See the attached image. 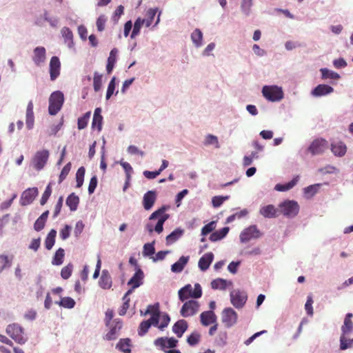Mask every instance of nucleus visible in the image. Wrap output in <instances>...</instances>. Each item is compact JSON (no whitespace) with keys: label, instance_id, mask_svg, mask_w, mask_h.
Returning <instances> with one entry per match:
<instances>
[{"label":"nucleus","instance_id":"1","mask_svg":"<svg viewBox=\"0 0 353 353\" xmlns=\"http://www.w3.org/2000/svg\"><path fill=\"white\" fill-rule=\"evenodd\" d=\"M169 207L166 205H163L161 208L154 211L150 216L149 219L150 221L157 219V223L154 228L152 225L148 223L145 225V229L150 232L152 233L153 231H155L158 234H160L163 232V224L164 223L169 219L170 215L166 214L165 212L168 210Z\"/></svg>","mask_w":353,"mask_h":353},{"label":"nucleus","instance_id":"2","mask_svg":"<svg viewBox=\"0 0 353 353\" xmlns=\"http://www.w3.org/2000/svg\"><path fill=\"white\" fill-rule=\"evenodd\" d=\"M178 294L179 300L182 302L189 298L199 299L202 296V289L199 283L194 285V289L190 284H187L179 290Z\"/></svg>","mask_w":353,"mask_h":353},{"label":"nucleus","instance_id":"3","mask_svg":"<svg viewBox=\"0 0 353 353\" xmlns=\"http://www.w3.org/2000/svg\"><path fill=\"white\" fill-rule=\"evenodd\" d=\"M64 101L63 94L56 91L51 94L49 98L48 112L50 115H55L61 109Z\"/></svg>","mask_w":353,"mask_h":353},{"label":"nucleus","instance_id":"4","mask_svg":"<svg viewBox=\"0 0 353 353\" xmlns=\"http://www.w3.org/2000/svg\"><path fill=\"white\" fill-rule=\"evenodd\" d=\"M279 214H282L287 217H294L299 211V205L296 201L287 200L279 205Z\"/></svg>","mask_w":353,"mask_h":353},{"label":"nucleus","instance_id":"5","mask_svg":"<svg viewBox=\"0 0 353 353\" xmlns=\"http://www.w3.org/2000/svg\"><path fill=\"white\" fill-rule=\"evenodd\" d=\"M6 333L19 344H24L27 341L24 336L23 329L17 324L8 325L6 328Z\"/></svg>","mask_w":353,"mask_h":353},{"label":"nucleus","instance_id":"6","mask_svg":"<svg viewBox=\"0 0 353 353\" xmlns=\"http://www.w3.org/2000/svg\"><path fill=\"white\" fill-rule=\"evenodd\" d=\"M50 152L48 150L37 151L33 156L31 163L34 168L38 171L42 170L46 165Z\"/></svg>","mask_w":353,"mask_h":353},{"label":"nucleus","instance_id":"7","mask_svg":"<svg viewBox=\"0 0 353 353\" xmlns=\"http://www.w3.org/2000/svg\"><path fill=\"white\" fill-rule=\"evenodd\" d=\"M262 93L264 97L270 101H280L283 97V93L281 88L276 85L263 86Z\"/></svg>","mask_w":353,"mask_h":353},{"label":"nucleus","instance_id":"8","mask_svg":"<svg viewBox=\"0 0 353 353\" xmlns=\"http://www.w3.org/2000/svg\"><path fill=\"white\" fill-rule=\"evenodd\" d=\"M199 307L200 305L196 301L190 300L185 301L181 309V315L183 317L194 316L199 312Z\"/></svg>","mask_w":353,"mask_h":353},{"label":"nucleus","instance_id":"9","mask_svg":"<svg viewBox=\"0 0 353 353\" xmlns=\"http://www.w3.org/2000/svg\"><path fill=\"white\" fill-rule=\"evenodd\" d=\"M328 148V142L324 139H316L314 140L308 148V151L312 155L320 154Z\"/></svg>","mask_w":353,"mask_h":353},{"label":"nucleus","instance_id":"10","mask_svg":"<svg viewBox=\"0 0 353 353\" xmlns=\"http://www.w3.org/2000/svg\"><path fill=\"white\" fill-rule=\"evenodd\" d=\"M248 299L246 292L239 290H234L230 292V301L236 308H241L244 306Z\"/></svg>","mask_w":353,"mask_h":353},{"label":"nucleus","instance_id":"11","mask_svg":"<svg viewBox=\"0 0 353 353\" xmlns=\"http://www.w3.org/2000/svg\"><path fill=\"white\" fill-rule=\"evenodd\" d=\"M261 235V234L257 227L255 225H253L243 230L240 234V240L243 243H246L252 239H257L260 237Z\"/></svg>","mask_w":353,"mask_h":353},{"label":"nucleus","instance_id":"12","mask_svg":"<svg viewBox=\"0 0 353 353\" xmlns=\"http://www.w3.org/2000/svg\"><path fill=\"white\" fill-rule=\"evenodd\" d=\"M221 318L223 323L230 327L236 323L237 314L232 308L228 307L223 310Z\"/></svg>","mask_w":353,"mask_h":353},{"label":"nucleus","instance_id":"13","mask_svg":"<svg viewBox=\"0 0 353 353\" xmlns=\"http://www.w3.org/2000/svg\"><path fill=\"white\" fill-rule=\"evenodd\" d=\"M38 194V189L37 188H28L21 194L20 198V203L25 206L30 204Z\"/></svg>","mask_w":353,"mask_h":353},{"label":"nucleus","instance_id":"14","mask_svg":"<svg viewBox=\"0 0 353 353\" xmlns=\"http://www.w3.org/2000/svg\"><path fill=\"white\" fill-rule=\"evenodd\" d=\"M108 326L110 327V331L105 334V339L108 341L116 339L118 332L122 327V323L114 320L111 323H109Z\"/></svg>","mask_w":353,"mask_h":353},{"label":"nucleus","instance_id":"15","mask_svg":"<svg viewBox=\"0 0 353 353\" xmlns=\"http://www.w3.org/2000/svg\"><path fill=\"white\" fill-rule=\"evenodd\" d=\"M61 63L57 57H52L50 61V75L51 81H54L60 74Z\"/></svg>","mask_w":353,"mask_h":353},{"label":"nucleus","instance_id":"16","mask_svg":"<svg viewBox=\"0 0 353 353\" xmlns=\"http://www.w3.org/2000/svg\"><path fill=\"white\" fill-rule=\"evenodd\" d=\"M259 212L263 217L268 219L276 218L279 215V208L271 204L263 206Z\"/></svg>","mask_w":353,"mask_h":353},{"label":"nucleus","instance_id":"17","mask_svg":"<svg viewBox=\"0 0 353 353\" xmlns=\"http://www.w3.org/2000/svg\"><path fill=\"white\" fill-rule=\"evenodd\" d=\"M157 200V193L154 190L148 191L143 197V205L145 210H150Z\"/></svg>","mask_w":353,"mask_h":353},{"label":"nucleus","instance_id":"18","mask_svg":"<svg viewBox=\"0 0 353 353\" xmlns=\"http://www.w3.org/2000/svg\"><path fill=\"white\" fill-rule=\"evenodd\" d=\"M32 60L37 65H41L46 61V49L44 47H37L34 50Z\"/></svg>","mask_w":353,"mask_h":353},{"label":"nucleus","instance_id":"19","mask_svg":"<svg viewBox=\"0 0 353 353\" xmlns=\"http://www.w3.org/2000/svg\"><path fill=\"white\" fill-rule=\"evenodd\" d=\"M143 279V272L139 268L134 276L129 280L128 285L131 286L130 289L134 290L135 288L139 287L142 284V280Z\"/></svg>","mask_w":353,"mask_h":353},{"label":"nucleus","instance_id":"20","mask_svg":"<svg viewBox=\"0 0 353 353\" xmlns=\"http://www.w3.org/2000/svg\"><path fill=\"white\" fill-rule=\"evenodd\" d=\"M200 318L201 323L205 326H208L216 321V316L212 310L202 312L200 315Z\"/></svg>","mask_w":353,"mask_h":353},{"label":"nucleus","instance_id":"21","mask_svg":"<svg viewBox=\"0 0 353 353\" xmlns=\"http://www.w3.org/2000/svg\"><path fill=\"white\" fill-rule=\"evenodd\" d=\"M99 284L101 288L105 290L110 289L112 287V278L108 270H103L102 271L101 276L99 281Z\"/></svg>","mask_w":353,"mask_h":353},{"label":"nucleus","instance_id":"22","mask_svg":"<svg viewBox=\"0 0 353 353\" xmlns=\"http://www.w3.org/2000/svg\"><path fill=\"white\" fill-rule=\"evenodd\" d=\"M214 259V254L212 252L205 254L199 261V267L202 271L208 269Z\"/></svg>","mask_w":353,"mask_h":353},{"label":"nucleus","instance_id":"23","mask_svg":"<svg viewBox=\"0 0 353 353\" xmlns=\"http://www.w3.org/2000/svg\"><path fill=\"white\" fill-rule=\"evenodd\" d=\"M333 91L332 87L325 84H320L312 90V94L314 97H321L332 93Z\"/></svg>","mask_w":353,"mask_h":353},{"label":"nucleus","instance_id":"24","mask_svg":"<svg viewBox=\"0 0 353 353\" xmlns=\"http://www.w3.org/2000/svg\"><path fill=\"white\" fill-rule=\"evenodd\" d=\"M331 150L335 156L343 157L347 152L346 145L342 141L331 144Z\"/></svg>","mask_w":353,"mask_h":353},{"label":"nucleus","instance_id":"25","mask_svg":"<svg viewBox=\"0 0 353 353\" xmlns=\"http://www.w3.org/2000/svg\"><path fill=\"white\" fill-rule=\"evenodd\" d=\"M188 329V323L186 321L181 319L174 323L172 327V331L178 337H181L183 333Z\"/></svg>","mask_w":353,"mask_h":353},{"label":"nucleus","instance_id":"26","mask_svg":"<svg viewBox=\"0 0 353 353\" xmlns=\"http://www.w3.org/2000/svg\"><path fill=\"white\" fill-rule=\"evenodd\" d=\"M352 313H347L345 317L343 325L341 327V334L347 335L353 330V323L352 321Z\"/></svg>","mask_w":353,"mask_h":353},{"label":"nucleus","instance_id":"27","mask_svg":"<svg viewBox=\"0 0 353 353\" xmlns=\"http://www.w3.org/2000/svg\"><path fill=\"white\" fill-rule=\"evenodd\" d=\"M188 261L189 256H181L176 263L172 265L171 270L173 272H181L184 269V267L188 263Z\"/></svg>","mask_w":353,"mask_h":353},{"label":"nucleus","instance_id":"28","mask_svg":"<svg viewBox=\"0 0 353 353\" xmlns=\"http://www.w3.org/2000/svg\"><path fill=\"white\" fill-rule=\"evenodd\" d=\"M48 214L49 211L46 210L36 220L34 224V229L36 231L39 232L44 228Z\"/></svg>","mask_w":353,"mask_h":353},{"label":"nucleus","instance_id":"29","mask_svg":"<svg viewBox=\"0 0 353 353\" xmlns=\"http://www.w3.org/2000/svg\"><path fill=\"white\" fill-rule=\"evenodd\" d=\"M117 53L118 50L117 48H113L110 52L106 65V70L108 74H110L114 67V64L117 61Z\"/></svg>","mask_w":353,"mask_h":353},{"label":"nucleus","instance_id":"30","mask_svg":"<svg viewBox=\"0 0 353 353\" xmlns=\"http://www.w3.org/2000/svg\"><path fill=\"white\" fill-rule=\"evenodd\" d=\"M34 125L33 103L29 101L26 110V125L28 129L32 128Z\"/></svg>","mask_w":353,"mask_h":353},{"label":"nucleus","instance_id":"31","mask_svg":"<svg viewBox=\"0 0 353 353\" xmlns=\"http://www.w3.org/2000/svg\"><path fill=\"white\" fill-rule=\"evenodd\" d=\"M229 232L228 227H224L219 230L215 231L210 236V240L215 242L224 238Z\"/></svg>","mask_w":353,"mask_h":353},{"label":"nucleus","instance_id":"32","mask_svg":"<svg viewBox=\"0 0 353 353\" xmlns=\"http://www.w3.org/2000/svg\"><path fill=\"white\" fill-rule=\"evenodd\" d=\"M184 231L182 229L176 228L172 232H171L169 235L166 236V243L167 245L172 244L176 241L179 238L181 237Z\"/></svg>","mask_w":353,"mask_h":353},{"label":"nucleus","instance_id":"33","mask_svg":"<svg viewBox=\"0 0 353 353\" xmlns=\"http://www.w3.org/2000/svg\"><path fill=\"white\" fill-rule=\"evenodd\" d=\"M299 176L294 177L292 181L285 184H276L274 189L279 192H284L292 189L298 182Z\"/></svg>","mask_w":353,"mask_h":353},{"label":"nucleus","instance_id":"34","mask_svg":"<svg viewBox=\"0 0 353 353\" xmlns=\"http://www.w3.org/2000/svg\"><path fill=\"white\" fill-rule=\"evenodd\" d=\"M79 203V198L74 193L70 194L66 199V205L71 211H75L77 209Z\"/></svg>","mask_w":353,"mask_h":353},{"label":"nucleus","instance_id":"35","mask_svg":"<svg viewBox=\"0 0 353 353\" xmlns=\"http://www.w3.org/2000/svg\"><path fill=\"white\" fill-rule=\"evenodd\" d=\"M61 34L64 38L65 43L69 48L73 46V34L69 28L64 27L61 30Z\"/></svg>","mask_w":353,"mask_h":353},{"label":"nucleus","instance_id":"36","mask_svg":"<svg viewBox=\"0 0 353 353\" xmlns=\"http://www.w3.org/2000/svg\"><path fill=\"white\" fill-rule=\"evenodd\" d=\"M56 236L57 231L54 229H52L47 235L45 240V247L47 250H50L52 248L55 243Z\"/></svg>","mask_w":353,"mask_h":353},{"label":"nucleus","instance_id":"37","mask_svg":"<svg viewBox=\"0 0 353 353\" xmlns=\"http://www.w3.org/2000/svg\"><path fill=\"white\" fill-rule=\"evenodd\" d=\"M191 39L196 47L202 45L203 34L199 29H195L191 34Z\"/></svg>","mask_w":353,"mask_h":353},{"label":"nucleus","instance_id":"38","mask_svg":"<svg viewBox=\"0 0 353 353\" xmlns=\"http://www.w3.org/2000/svg\"><path fill=\"white\" fill-rule=\"evenodd\" d=\"M353 347V339H348L346 335L341 334L340 336V350H345Z\"/></svg>","mask_w":353,"mask_h":353},{"label":"nucleus","instance_id":"39","mask_svg":"<svg viewBox=\"0 0 353 353\" xmlns=\"http://www.w3.org/2000/svg\"><path fill=\"white\" fill-rule=\"evenodd\" d=\"M228 281L223 279H216L211 282V287L214 290H225Z\"/></svg>","mask_w":353,"mask_h":353},{"label":"nucleus","instance_id":"40","mask_svg":"<svg viewBox=\"0 0 353 353\" xmlns=\"http://www.w3.org/2000/svg\"><path fill=\"white\" fill-rule=\"evenodd\" d=\"M157 12V8H150L146 12V18L143 19L146 27L152 25L154 18Z\"/></svg>","mask_w":353,"mask_h":353},{"label":"nucleus","instance_id":"41","mask_svg":"<svg viewBox=\"0 0 353 353\" xmlns=\"http://www.w3.org/2000/svg\"><path fill=\"white\" fill-rule=\"evenodd\" d=\"M64 255V250L63 248H59L53 257L52 264L56 265H61L63 261Z\"/></svg>","mask_w":353,"mask_h":353},{"label":"nucleus","instance_id":"42","mask_svg":"<svg viewBox=\"0 0 353 353\" xmlns=\"http://www.w3.org/2000/svg\"><path fill=\"white\" fill-rule=\"evenodd\" d=\"M90 115L91 112H87L82 117L78 119L77 125L79 130H83L86 128L90 118Z\"/></svg>","mask_w":353,"mask_h":353},{"label":"nucleus","instance_id":"43","mask_svg":"<svg viewBox=\"0 0 353 353\" xmlns=\"http://www.w3.org/2000/svg\"><path fill=\"white\" fill-rule=\"evenodd\" d=\"M130 346L131 341L128 338L121 339L117 344V348H118L121 352H126L127 350H130Z\"/></svg>","mask_w":353,"mask_h":353},{"label":"nucleus","instance_id":"44","mask_svg":"<svg viewBox=\"0 0 353 353\" xmlns=\"http://www.w3.org/2000/svg\"><path fill=\"white\" fill-rule=\"evenodd\" d=\"M13 256L10 259L5 254L0 255V273L6 268L10 267L12 261Z\"/></svg>","mask_w":353,"mask_h":353},{"label":"nucleus","instance_id":"45","mask_svg":"<svg viewBox=\"0 0 353 353\" xmlns=\"http://www.w3.org/2000/svg\"><path fill=\"white\" fill-rule=\"evenodd\" d=\"M102 87V75L95 72L93 77V88L95 92H99Z\"/></svg>","mask_w":353,"mask_h":353},{"label":"nucleus","instance_id":"46","mask_svg":"<svg viewBox=\"0 0 353 353\" xmlns=\"http://www.w3.org/2000/svg\"><path fill=\"white\" fill-rule=\"evenodd\" d=\"M321 72L323 79H338L340 78L338 73L331 71L327 68L321 69Z\"/></svg>","mask_w":353,"mask_h":353},{"label":"nucleus","instance_id":"47","mask_svg":"<svg viewBox=\"0 0 353 353\" xmlns=\"http://www.w3.org/2000/svg\"><path fill=\"white\" fill-rule=\"evenodd\" d=\"M85 172L84 167H80L77 170L76 173L77 188H81L83 185Z\"/></svg>","mask_w":353,"mask_h":353},{"label":"nucleus","instance_id":"48","mask_svg":"<svg viewBox=\"0 0 353 353\" xmlns=\"http://www.w3.org/2000/svg\"><path fill=\"white\" fill-rule=\"evenodd\" d=\"M145 24L144 21L139 17L134 22L132 32L131 34V38H134L136 35H137L139 32L141 26Z\"/></svg>","mask_w":353,"mask_h":353},{"label":"nucleus","instance_id":"49","mask_svg":"<svg viewBox=\"0 0 353 353\" xmlns=\"http://www.w3.org/2000/svg\"><path fill=\"white\" fill-rule=\"evenodd\" d=\"M59 305L65 307V308H72L75 305V301L73 299L70 297H63L61 299L59 302Z\"/></svg>","mask_w":353,"mask_h":353},{"label":"nucleus","instance_id":"50","mask_svg":"<svg viewBox=\"0 0 353 353\" xmlns=\"http://www.w3.org/2000/svg\"><path fill=\"white\" fill-rule=\"evenodd\" d=\"M151 326V322L150 320L143 321L141 323L139 327V334L140 336H143L148 331L149 328Z\"/></svg>","mask_w":353,"mask_h":353},{"label":"nucleus","instance_id":"51","mask_svg":"<svg viewBox=\"0 0 353 353\" xmlns=\"http://www.w3.org/2000/svg\"><path fill=\"white\" fill-rule=\"evenodd\" d=\"M228 334L226 331H220L219 335L216 337V342L220 345H225L227 343Z\"/></svg>","mask_w":353,"mask_h":353},{"label":"nucleus","instance_id":"52","mask_svg":"<svg viewBox=\"0 0 353 353\" xmlns=\"http://www.w3.org/2000/svg\"><path fill=\"white\" fill-rule=\"evenodd\" d=\"M115 81L116 77H113L108 84L105 97L107 100H108L114 94L116 85Z\"/></svg>","mask_w":353,"mask_h":353},{"label":"nucleus","instance_id":"53","mask_svg":"<svg viewBox=\"0 0 353 353\" xmlns=\"http://www.w3.org/2000/svg\"><path fill=\"white\" fill-rule=\"evenodd\" d=\"M51 194H52V188H51V185L50 183V184H48L47 185V187H46V190H45V191H44V192H43V195L41 196V201H40V203H41V205H45L47 203V201H48L49 197L50 196Z\"/></svg>","mask_w":353,"mask_h":353},{"label":"nucleus","instance_id":"54","mask_svg":"<svg viewBox=\"0 0 353 353\" xmlns=\"http://www.w3.org/2000/svg\"><path fill=\"white\" fill-rule=\"evenodd\" d=\"M73 265L68 264L63 267L61 271V276L63 279H68L72 274Z\"/></svg>","mask_w":353,"mask_h":353},{"label":"nucleus","instance_id":"55","mask_svg":"<svg viewBox=\"0 0 353 353\" xmlns=\"http://www.w3.org/2000/svg\"><path fill=\"white\" fill-rule=\"evenodd\" d=\"M229 197H230L229 196H215L212 199V205L214 208H218V207L221 206L225 201L228 200L229 199Z\"/></svg>","mask_w":353,"mask_h":353},{"label":"nucleus","instance_id":"56","mask_svg":"<svg viewBox=\"0 0 353 353\" xmlns=\"http://www.w3.org/2000/svg\"><path fill=\"white\" fill-rule=\"evenodd\" d=\"M215 228H216V222L211 221L202 228L201 234L203 236H205L208 234L212 232L215 229Z\"/></svg>","mask_w":353,"mask_h":353},{"label":"nucleus","instance_id":"57","mask_svg":"<svg viewBox=\"0 0 353 353\" xmlns=\"http://www.w3.org/2000/svg\"><path fill=\"white\" fill-rule=\"evenodd\" d=\"M71 169V163H68L62 169L59 177V183H61L68 176Z\"/></svg>","mask_w":353,"mask_h":353},{"label":"nucleus","instance_id":"58","mask_svg":"<svg viewBox=\"0 0 353 353\" xmlns=\"http://www.w3.org/2000/svg\"><path fill=\"white\" fill-rule=\"evenodd\" d=\"M201 336L199 333H192L187 339L189 345L193 346L196 345L200 341Z\"/></svg>","mask_w":353,"mask_h":353},{"label":"nucleus","instance_id":"59","mask_svg":"<svg viewBox=\"0 0 353 353\" xmlns=\"http://www.w3.org/2000/svg\"><path fill=\"white\" fill-rule=\"evenodd\" d=\"M107 18L105 15H100L97 20V27L99 32L104 30Z\"/></svg>","mask_w":353,"mask_h":353},{"label":"nucleus","instance_id":"60","mask_svg":"<svg viewBox=\"0 0 353 353\" xmlns=\"http://www.w3.org/2000/svg\"><path fill=\"white\" fill-rule=\"evenodd\" d=\"M154 242L153 243H145L144 245H143V253L144 255L145 256H150V255H152L153 254H154L155 252V249H154Z\"/></svg>","mask_w":353,"mask_h":353},{"label":"nucleus","instance_id":"61","mask_svg":"<svg viewBox=\"0 0 353 353\" xmlns=\"http://www.w3.org/2000/svg\"><path fill=\"white\" fill-rule=\"evenodd\" d=\"M103 117H93L92 122V128H97L98 131H101L102 128Z\"/></svg>","mask_w":353,"mask_h":353},{"label":"nucleus","instance_id":"62","mask_svg":"<svg viewBox=\"0 0 353 353\" xmlns=\"http://www.w3.org/2000/svg\"><path fill=\"white\" fill-rule=\"evenodd\" d=\"M71 229L72 228L70 225H65L64 228L60 230L59 236L62 240H65L70 236Z\"/></svg>","mask_w":353,"mask_h":353},{"label":"nucleus","instance_id":"63","mask_svg":"<svg viewBox=\"0 0 353 353\" xmlns=\"http://www.w3.org/2000/svg\"><path fill=\"white\" fill-rule=\"evenodd\" d=\"M313 299L312 296H308L307 298V301L305 305V309L308 315L312 316L313 314V307H312Z\"/></svg>","mask_w":353,"mask_h":353},{"label":"nucleus","instance_id":"64","mask_svg":"<svg viewBox=\"0 0 353 353\" xmlns=\"http://www.w3.org/2000/svg\"><path fill=\"white\" fill-rule=\"evenodd\" d=\"M205 144L206 145L214 144V145H215V147L216 148H219V141H218L217 137L216 136H214V135H212V134H208L206 137Z\"/></svg>","mask_w":353,"mask_h":353}]
</instances>
